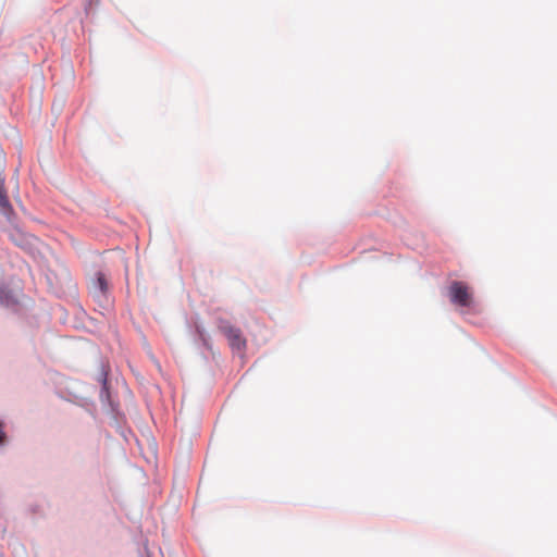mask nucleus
<instances>
[{"mask_svg":"<svg viewBox=\"0 0 557 557\" xmlns=\"http://www.w3.org/2000/svg\"><path fill=\"white\" fill-rule=\"evenodd\" d=\"M449 298L455 305L468 307L471 304V295L468 286L459 281H454L449 286Z\"/></svg>","mask_w":557,"mask_h":557,"instance_id":"nucleus-2","label":"nucleus"},{"mask_svg":"<svg viewBox=\"0 0 557 557\" xmlns=\"http://www.w3.org/2000/svg\"><path fill=\"white\" fill-rule=\"evenodd\" d=\"M100 382L102 383V387L100 391V399L102 403H108L112 407V403L110 399V393L108 389V373L103 368L100 373Z\"/></svg>","mask_w":557,"mask_h":557,"instance_id":"nucleus-5","label":"nucleus"},{"mask_svg":"<svg viewBox=\"0 0 557 557\" xmlns=\"http://www.w3.org/2000/svg\"><path fill=\"white\" fill-rule=\"evenodd\" d=\"M9 435L5 431V424L3 421H0V451L4 450L9 445Z\"/></svg>","mask_w":557,"mask_h":557,"instance_id":"nucleus-7","label":"nucleus"},{"mask_svg":"<svg viewBox=\"0 0 557 557\" xmlns=\"http://www.w3.org/2000/svg\"><path fill=\"white\" fill-rule=\"evenodd\" d=\"M196 330H197V333H198L200 339L206 342L203 330L199 325L196 326Z\"/></svg>","mask_w":557,"mask_h":557,"instance_id":"nucleus-8","label":"nucleus"},{"mask_svg":"<svg viewBox=\"0 0 557 557\" xmlns=\"http://www.w3.org/2000/svg\"><path fill=\"white\" fill-rule=\"evenodd\" d=\"M95 287L97 289L98 296H104L108 290V283L106 277L101 274H97V280L95 282Z\"/></svg>","mask_w":557,"mask_h":557,"instance_id":"nucleus-6","label":"nucleus"},{"mask_svg":"<svg viewBox=\"0 0 557 557\" xmlns=\"http://www.w3.org/2000/svg\"><path fill=\"white\" fill-rule=\"evenodd\" d=\"M220 331L227 338L228 344L234 352L242 354L246 348V338L239 327L231 324L228 321L222 320L219 324Z\"/></svg>","mask_w":557,"mask_h":557,"instance_id":"nucleus-1","label":"nucleus"},{"mask_svg":"<svg viewBox=\"0 0 557 557\" xmlns=\"http://www.w3.org/2000/svg\"><path fill=\"white\" fill-rule=\"evenodd\" d=\"M4 178L0 174V211L3 214H9L12 211V207L10 205L9 198L3 187Z\"/></svg>","mask_w":557,"mask_h":557,"instance_id":"nucleus-4","label":"nucleus"},{"mask_svg":"<svg viewBox=\"0 0 557 557\" xmlns=\"http://www.w3.org/2000/svg\"><path fill=\"white\" fill-rule=\"evenodd\" d=\"M18 305L16 294L5 285H0V306L15 310Z\"/></svg>","mask_w":557,"mask_h":557,"instance_id":"nucleus-3","label":"nucleus"}]
</instances>
